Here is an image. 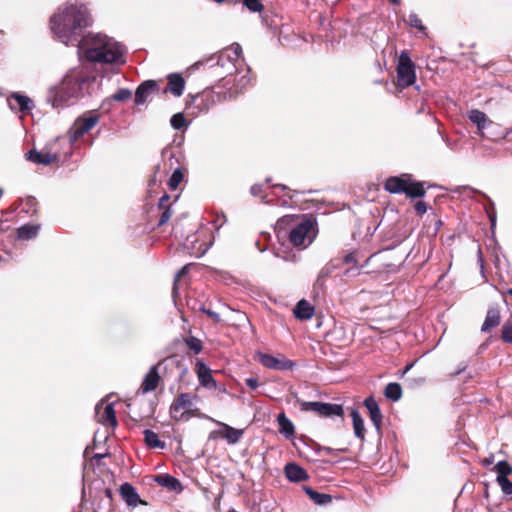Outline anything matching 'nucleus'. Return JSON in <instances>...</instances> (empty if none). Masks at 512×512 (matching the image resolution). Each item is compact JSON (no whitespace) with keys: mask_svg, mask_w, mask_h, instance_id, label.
I'll return each mask as SVG.
<instances>
[{"mask_svg":"<svg viewBox=\"0 0 512 512\" xmlns=\"http://www.w3.org/2000/svg\"><path fill=\"white\" fill-rule=\"evenodd\" d=\"M394 6H400L401 0H389Z\"/></svg>","mask_w":512,"mask_h":512,"instance_id":"13d9d810","label":"nucleus"},{"mask_svg":"<svg viewBox=\"0 0 512 512\" xmlns=\"http://www.w3.org/2000/svg\"><path fill=\"white\" fill-rule=\"evenodd\" d=\"M28 161L35 164L49 165L58 160V156L55 153H50L45 150L37 151L35 149L29 150L26 153Z\"/></svg>","mask_w":512,"mask_h":512,"instance_id":"2eb2a0df","label":"nucleus"},{"mask_svg":"<svg viewBox=\"0 0 512 512\" xmlns=\"http://www.w3.org/2000/svg\"><path fill=\"white\" fill-rule=\"evenodd\" d=\"M144 439L145 443L150 448H160L163 449L165 447V443L161 441L158 435L152 430L146 429L144 430Z\"/></svg>","mask_w":512,"mask_h":512,"instance_id":"2f4dec72","label":"nucleus"},{"mask_svg":"<svg viewBox=\"0 0 512 512\" xmlns=\"http://www.w3.org/2000/svg\"><path fill=\"white\" fill-rule=\"evenodd\" d=\"M502 295L505 296V295H510L512 296V288H509L507 289L505 292H502Z\"/></svg>","mask_w":512,"mask_h":512,"instance_id":"bf43d9fd","label":"nucleus"},{"mask_svg":"<svg viewBox=\"0 0 512 512\" xmlns=\"http://www.w3.org/2000/svg\"><path fill=\"white\" fill-rule=\"evenodd\" d=\"M184 343L186 346L194 352L195 355L199 354L202 351V342L200 339L190 336L184 339Z\"/></svg>","mask_w":512,"mask_h":512,"instance_id":"f704fd0d","label":"nucleus"},{"mask_svg":"<svg viewBox=\"0 0 512 512\" xmlns=\"http://www.w3.org/2000/svg\"><path fill=\"white\" fill-rule=\"evenodd\" d=\"M294 315L299 320L311 319L314 315V307L306 300H300L295 309Z\"/></svg>","mask_w":512,"mask_h":512,"instance_id":"a878e982","label":"nucleus"},{"mask_svg":"<svg viewBox=\"0 0 512 512\" xmlns=\"http://www.w3.org/2000/svg\"><path fill=\"white\" fill-rule=\"evenodd\" d=\"M158 89L157 82L146 80L142 82L135 91L134 102L136 105H143L150 101Z\"/></svg>","mask_w":512,"mask_h":512,"instance_id":"4468645a","label":"nucleus"},{"mask_svg":"<svg viewBox=\"0 0 512 512\" xmlns=\"http://www.w3.org/2000/svg\"><path fill=\"white\" fill-rule=\"evenodd\" d=\"M351 417L353 421V428H354V434L357 438L364 440L365 438V427H364V421L361 417L360 413L353 409L351 411Z\"/></svg>","mask_w":512,"mask_h":512,"instance_id":"c85d7f7f","label":"nucleus"},{"mask_svg":"<svg viewBox=\"0 0 512 512\" xmlns=\"http://www.w3.org/2000/svg\"><path fill=\"white\" fill-rule=\"evenodd\" d=\"M179 368L180 361L173 356L167 357L158 364L151 366L142 381L139 392L146 394L157 389L160 380L159 369L166 373L168 371L173 372L175 369Z\"/></svg>","mask_w":512,"mask_h":512,"instance_id":"39448f33","label":"nucleus"},{"mask_svg":"<svg viewBox=\"0 0 512 512\" xmlns=\"http://www.w3.org/2000/svg\"><path fill=\"white\" fill-rule=\"evenodd\" d=\"M169 200V196L168 195H164L160 198V206H162L164 204V202L168 201Z\"/></svg>","mask_w":512,"mask_h":512,"instance_id":"4d7b16f0","label":"nucleus"},{"mask_svg":"<svg viewBox=\"0 0 512 512\" xmlns=\"http://www.w3.org/2000/svg\"><path fill=\"white\" fill-rule=\"evenodd\" d=\"M277 422L279 433L286 439H291L295 434V427L292 421L282 412L277 416Z\"/></svg>","mask_w":512,"mask_h":512,"instance_id":"b1692460","label":"nucleus"},{"mask_svg":"<svg viewBox=\"0 0 512 512\" xmlns=\"http://www.w3.org/2000/svg\"><path fill=\"white\" fill-rule=\"evenodd\" d=\"M414 209L418 215H423L427 211V205L423 201L416 202Z\"/></svg>","mask_w":512,"mask_h":512,"instance_id":"09e8293b","label":"nucleus"},{"mask_svg":"<svg viewBox=\"0 0 512 512\" xmlns=\"http://www.w3.org/2000/svg\"><path fill=\"white\" fill-rule=\"evenodd\" d=\"M500 319V310L497 307H490L482 324L481 331L489 332L492 328L499 325Z\"/></svg>","mask_w":512,"mask_h":512,"instance_id":"4be33fe9","label":"nucleus"},{"mask_svg":"<svg viewBox=\"0 0 512 512\" xmlns=\"http://www.w3.org/2000/svg\"><path fill=\"white\" fill-rule=\"evenodd\" d=\"M278 236H288L290 243L297 248L308 247L316 237V222L307 215H285L276 223Z\"/></svg>","mask_w":512,"mask_h":512,"instance_id":"7ed1b4c3","label":"nucleus"},{"mask_svg":"<svg viewBox=\"0 0 512 512\" xmlns=\"http://www.w3.org/2000/svg\"><path fill=\"white\" fill-rule=\"evenodd\" d=\"M226 222V217L224 214L217 215L216 219L213 221V226L218 230L221 228Z\"/></svg>","mask_w":512,"mask_h":512,"instance_id":"8fccbe9b","label":"nucleus"},{"mask_svg":"<svg viewBox=\"0 0 512 512\" xmlns=\"http://www.w3.org/2000/svg\"><path fill=\"white\" fill-rule=\"evenodd\" d=\"M197 375L200 384L208 389L216 388V381L212 376L210 368L203 363L198 361L196 364Z\"/></svg>","mask_w":512,"mask_h":512,"instance_id":"a211bd4d","label":"nucleus"},{"mask_svg":"<svg viewBox=\"0 0 512 512\" xmlns=\"http://www.w3.org/2000/svg\"><path fill=\"white\" fill-rule=\"evenodd\" d=\"M201 311H203L204 313H206L209 317H211L212 319L216 320V321H220V316L218 313L212 311V310H207V309H204V308H200Z\"/></svg>","mask_w":512,"mask_h":512,"instance_id":"603ef678","label":"nucleus"},{"mask_svg":"<svg viewBox=\"0 0 512 512\" xmlns=\"http://www.w3.org/2000/svg\"><path fill=\"white\" fill-rule=\"evenodd\" d=\"M120 495L125 503L130 507H136L141 502L139 494L130 483H123L119 489Z\"/></svg>","mask_w":512,"mask_h":512,"instance_id":"aec40b11","label":"nucleus"},{"mask_svg":"<svg viewBox=\"0 0 512 512\" xmlns=\"http://www.w3.org/2000/svg\"><path fill=\"white\" fill-rule=\"evenodd\" d=\"M305 493L310 497L311 500L317 505H325L331 502L332 498L328 494L319 493L313 490L311 487H303Z\"/></svg>","mask_w":512,"mask_h":512,"instance_id":"c756f323","label":"nucleus"},{"mask_svg":"<svg viewBox=\"0 0 512 512\" xmlns=\"http://www.w3.org/2000/svg\"><path fill=\"white\" fill-rule=\"evenodd\" d=\"M486 212L490 220L491 228H494L496 225V210L495 204L491 199H489V206L486 207Z\"/></svg>","mask_w":512,"mask_h":512,"instance_id":"79ce46f5","label":"nucleus"},{"mask_svg":"<svg viewBox=\"0 0 512 512\" xmlns=\"http://www.w3.org/2000/svg\"><path fill=\"white\" fill-rule=\"evenodd\" d=\"M358 273V268L357 267H352L350 269H347L345 272H344V276H353V275H356Z\"/></svg>","mask_w":512,"mask_h":512,"instance_id":"6e6d98bb","label":"nucleus"},{"mask_svg":"<svg viewBox=\"0 0 512 512\" xmlns=\"http://www.w3.org/2000/svg\"><path fill=\"white\" fill-rule=\"evenodd\" d=\"M173 212L170 208H166L162 213H161V216H160V219L158 221V226H162L164 225L165 223L168 222V220L171 218Z\"/></svg>","mask_w":512,"mask_h":512,"instance_id":"49530a36","label":"nucleus"},{"mask_svg":"<svg viewBox=\"0 0 512 512\" xmlns=\"http://www.w3.org/2000/svg\"><path fill=\"white\" fill-rule=\"evenodd\" d=\"M216 103L215 95L212 91L205 90L196 95L190 96L187 101V111L197 117L200 114L207 113Z\"/></svg>","mask_w":512,"mask_h":512,"instance_id":"0eeeda50","label":"nucleus"},{"mask_svg":"<svg viewBox=\"0 0 512 512\" xmlns=\"http://www.w3.org/2000/svg\"><path fill=\"white\" fill-rule=\"evenodd\" d=\"M300 407L302 411H312L320 417H341L344 413L341 405L332 403L303 401Z\"/></svg>","mask_w":512,"mask_h":512,"instance_id":"9d476101","label":"nucleus"},{"mask_svg":"<svg viewBox=\"0 0 512 512\" xmlns=\"http://www.w3.org/2000/svg\"><path fill=\"white\" fill-rule=\"evenodd\" d=\"M469 119L477 124L479 129H482L485 127L487 117L485 113L474 109L469 112Z\"/></svg>","mask_w":512,"mask_h":512,"instance_id":"72a5a7b5","label":"nucleus"},{"mask_svg":"<svg viewBox=\"0 0 512 512\" xmlns=\"http://www.w3.org/2000/svg\"><path fill=\"white\" fill-rule=\"evenodd\" d=\"M95 81L94 76L83 70L72 69L58 85L49 88L47 101L55 108L73 104L81 97L92 93Z\"/></svg>","mask_w":512,"mask_h":512,"instance_id":"f03ea898","label":"nucleus"},{"mask_svg":"<svg viewBox=\"0 0 512 512\" xmlns=\"http://www.w3.org/2000/svg\"><path fill=\"white\" fill-rule=\"evenodd\" d=\"M413 364H409L407 365L405 368H404V371H403V374L407 373L411 368H412Z\"/></svg>","mask_w":512,"mask_h":512,"instance_id":"052dcab7","label":"nucleus"},{"mask_svg":"<svg viewBox=\"0 0 512 512\" xmlns=\"http://www.w3.org/2000/svg\"><path fill=\"white\" fill-rule=\"evenodd\" d=\"M131 96V90L128 88H120L116 93L113 94L112 99L117 102H122L130 99Z\"/></svg>","mask_w":512,"mask_h":512,"instance_id":"4c0bfd02","label":"nucleus"},{"mask_svg":"<svg viewBox=\"0 0 512 512\" xmlns=\"http://www.w3.org/2000/svg\"><path fill=\"white\" fill-rule=\"evenodd\" d=\"M478 254H479V260L482 262V258H481V250L478 251Z\"/></svg>","mask_w":512,"mask_h":512,"instance_id":"774afa93","label":"nucleus"},{"mask_svg":"<svg viewBox=\"0 0 512 512\" xmlns=\"http://www.w3.org/2000/svg\"><path fill=\"white\" fill-rule=\"evenodd\" d=\"M384 395L387 399H390L394 402L400 400L402 397V388L399 383L392 382L387 384L385 387Z\"/></svg>","mask_w":512,"mask_h":512,"instance_id":"7c9ffc66","label":"nucleus"},{"mask_svg":"<svg viewBox=\"0 0 512 512\" xmlns=\"http://www.w3.org/2000/svg\"><path fill=\"white\" fill-rule=\"evenodd\" d=\"M462 188H463L464 190H469V191H471V192H473V193H476V192H477L475 189H473V188H471V187H469V186H463Z\"/></svg>","mask_w":512,"mask_h":512,"instance_id":"680f3d73","label":"nucleus"},{"mask_svg":"<svg viewBox=\"0 0 512 512\" xmlns=\"http://www.w3.org/2000/svg\"><path fill=\"white\" fill-rule=\"evenodd\" d=\"M333 268L334 266L327 265L319 271L318 276L313 284L314 295L318 296L324 292L326 279L332 273Z\"/></svg>","mask_w":512,"mask_h":512,"instance_id":"5701e85b","label":"nucleus"},{"mask_svg":"<svg viewBox=\"0 0 512 512\" xmlns=\"http://www.w3.org/2000/svg\"><path fill=\"white\" fill-rule=\"evenodd\" d=\"M212 245V242H209V243H206V242H203L199 245V247L197 248V251L195 252V255L197 257H200L202 255H204L208 249L210 248V246Z\"/></svg>","mask_w":512,"mask_h":512,"instance_id":"de8ad7c7","label":"nucleus"},{"mask_svg":"<svg viewBox=\"0 0 512 512\" xmlns=\"http://www.w3.org/2000/svg\"><path fill=\"white\" fill-rule=\"evenodd\" d=\"M407 23L411 27H414L420 31L425 30V26L422 24V21L420 20V18L418 17V15L416 13L409 14Z\"/></svg>","mask_w":512,"mask_h":512,"instance_id":"a19ab883","label":"nucleus"},{"mask_svg":"<svg viewBox=\"0 0 512 512\" xmlns=\"http://www.w3.org/2000/svg\"><path fill=\"white\" fill-rule=\"evenodd\" d=\"M170 124L176 130H181L184 127L188 126L186 119L182 113L174 114L170 119Z\"/></svg>","mask_w":512,"mask_h":512,"instance_id":"c9c22d12","label":"nucleus"},{"mask_svg":"<svg viewBox=\"0 0 512 512\" xmlns=\"http://www.w3.org/2000/svg\"><path fill=\"white\" fill-rule=\"evenodd\" d=\"M103 457H104L103 454H95V456H94V458H96V459H101Z\"/></svg>","mask_w":512,"mask_h":512,"instance_id":"69168bd1","label":"nucleus"},{"mask_svg":"<svg viewBox=\"0 0 512 512\" xmlns=\"http://www.w3.org/2000/svg\"><path fill=\"white\" fill-rule=\"evenodd\" d=\"M384 189L392 194L404 193L410 198L423 197L426 190L421 182H414L411 174L391 176L386 179Z\"/></svg>","mask_w":512,"mask_h":512,"instance_id":"20e7f679","label":"nucleus"},{"mask_svg":"<svg viewBox=\"0 0 512 512\" xmlns=\"http://www.w3.org/2000/svg\"><path fill=\"white\" fill-rule=\"evenodd\" d=\"M502 339L504 342L512 343V321H506L503 324Z\"/></svg>","mask_w":512,"mask_h":512,"instance_id":"ea45409f","label":"nucleus"},{"mask_svg":"<svg viewBox=\"0 0 512 512\" xmlns=\"http://www.w3.org/2000/svg\"><path fill=\"white\" fill-rule=\"evenodd\" d=\"M287 479L291 482H302L309 478L308 473L295 463H288L284 468Z\"/></svg>","mask_w":512,"mask_h":512,"instance_id":"412c9836","label":"nucleus"},{"mask_svg":"<svg viewBox=\"0 0 512 512\" xmlns=\"http://www.w3.org/2000/svg\"><path fill=\"white\" fill-rule=\"evenodd\" d=\"M21 212L34 214L37 212V201L34 197H28L21 208Z\"/></svg>","mask_w":512,"mask_h":512,"instance_id":"e433bc0d","label":"nucleus"},{"mask_svg":"<svg viewBox=\"0 0 512 512\" xmlns=\"http://www.w3.org/2000/svg\"><path fill=\"white\" fill-rule=\"evenodd\" d=\"M190 264H187L185 266H183L179 271L178 273L176 274L175 276V281H174V285H173V297L175 298L176 297V294H177V291H178V288H177V281L180 277L186 275L188 272H189V268H190Z\"/></svg>","mask_w":512,"mask_h":512,"instance_id":"a18cd8bd","label":"nucleus"},{"mask_svg":"<svg viewBox=\"0 0 512 512\" xmlns=\"http://www.w3.org/2000/svg\"><path fill=\"white\" fill-rule=\"evenodd\" d=\"M343 262H344L345 264L350 265V264H354V263H356V260H355L354 255H353L352 253H349V254H347V255H345V256H344V258H343Z\"/></svg>","mask_w":512,"mask_h":512,"instance_id":"5fc2aeb1","label":"nucleus"},{"mask_svg":"<svg viewBox=\"0 0 512 512\" xmlns=\"http://www.w3.org/2000/svg\"><path fill=\"white\" fill-rule=\"evenodd\" d=\"M243 3L251 12H261L263 9L260 0H243Z\"/></svg>","mask_w":512,"mask_h":512,"instance_id":"37998d69","label":"nucleus"},{"mask_svg":"<svg viewBox=\"0 0 512 512\" xmlns=\"http://www.w3.org/2000/svg\"><path fill=\"white\" fill-rule=\"evenodd\" d=\"M250 191H251V194H252L253 196H258V195H260V193L262 192V185H260V184H255V185H253V186L251 187Z\"/></svg>","mask_w":512,"mask_h":512,"instance_id":"864d4df0","label":"nucleus"},{"mask_svg":"<svg viewBox=\"0 0 512 512\" xmlns=\"http://www.w3.org/2000/svg\"><path fill=\"white\" fill-rule=\"evenodd\" d=\"M195 396L190 393H180L170 406V415L176 420H188L193 413L192 406Z\"/></svg>","mask_w":512,"mask_h":512,"instance_id":"1a4fd4ad","label":"nucleus"},{"mask_svg":"<svg viewBox=\"0 0 512 512\" xmlns=\"http://www.w3.org/2000/svg\"><path fill=\"white\" fill-rule=\"evenodd\" d=\"M246 385L250 388V389H256L258 386H259V383H258V380L256 378H247L246 379Z\"/></svg>","mask_w":512,"mask_h":512,"instance_id":"3c124183","label":"nucleus"},{"mask_svg":"<svg viewBox=\"0 0 512 512\" xmlns=\"http://www.w3.org/2000/svg\"><path fill=\"white\" fill-rule=\"evenodd\" d=\"M185 88L184 78L179 74H171L168 77V90L176 97L183 94Z\"/></svg>","mask_w":512,"mask_h":512,"instance_id":"bb28decb","label":"nucleus"},{"mask_svg":"<svg viewBox=\"0 0 512 512\" xmlns=\"http://www.w3.org/2000/svg\"><path fill=\"white\" fill-rule=\"evenodd\" d=\"M494 470L498 474L496 479L507 478V476L512 473V467L507 461H499L495 465Z\"/></svg>","mask_w":512,"mask_h":512,"instance_id":"473e14b6","label":"nucleus"},{"mask_svg":"<svg viewBox=\"0 0 512 512\" xmlns=\"http://www.w3.org/2000/svg\"><path fill=\"white\" fill-rule=\"evenodd\" d=\"M40 229L39 224H24L20 226L17 230V235L19 239L22 240H30L37 236Z\"/></svg>","mask_w":512,"mask_h":512,"instance_id":"cd10ccee","label":"nucleus"},{"mask_svg":"<svg viewBox=\"0 0 512 512\" xmlns=\"http://www.w3.org/2000/svg\"><path fill=\"white\" fill-rule=\"evenodd\" d=\"M505 495H512V482L508 478L496 479Z\"/></svg>","mask_w":512,"mask_h":512,"instance_id":"c03bdc74","label":"nucleus"},{"mask_svg":"<svg viewBox=\"0 0 512 512\" xmlns=\"http://www.w3.org/2000/svg\"><path fill=\"white\" fill-rule=\"evenodd\" d=\"M276 186L281 188L282 190H287L288 189V187L286 185H283V184H278Z\"/></svg>","mask_w":512,"mask_h":512,"instance_id":"e2e57ef3","label":"nucleus"},{"mask_svg":"<svg viewBox=\"0 0 512 512\" xmlns=\"http://www.w3.org/2000/svg\"><path fill=\"white\" fill-rule=\"evenodd\" d=\"M364 406L369 412L370 419L376 430L380 432L382 426V413L374 397L369 396L364 400Z\"/></svg>","mask_w":512,"mask_h":512,"instance_id":"dca6fc26","label":"nucleus"},{"mask_svg":"<svg viewBox=\"0 0 512 512\" xmlns=\"http://www.w3.org/2000/svg\"><path fill=\"white\" fill-rule=\"evenodd\" d=\"M259 362L268 369L290 370L294 367V362L285 357H275L270 354L260 353Z\"/></svg>","mask_w":512,"mask_h":512,"instance_id":"ddd939ff","label":"nucleus"},{"mask_svg":"<svg viewBox=\"0 0 512 512\" xmlns=\"http://www.w3.org/2000/svg\"><path fill=\"white\" fill-rule=\"evenodd\" d=\"M242 54V47L238 43L232 44L231 47L225 48L218 54H213L205 59H201L194 63L189 69L197 70L202 66L213 67L215 65L225 67L227 63H230L235 68L236 61L239 60Z\"/></svg>","mask_w":512,"mask_h":512,"instance_id":"423d86ee","label":"nucleus"},{"mask_svg":"<svg viewBox=\"0 0 512 512\" xmlns=\"http://www.w3.org/2000/svg\"><path fill=\"white\" fill-rule=\"evenodd\" d=\"M99 117L97 115H89L87 117H79L71 128V138L77 140L84 134L89 132L97 123Z\"/></svg>","mask_w":512,"mask_h":512,"instance_id":"9b49d317","label":"nucleus"},{"mask_svg":"<svg viewBox=\"0 0 512 512\" xmlns=\"http://www.w3.org/2000/svg\"><path fill=\"white\" fill-rule=\"evenodd\" d=\"M183 179V174L181 172L180 169H176L170 179H169V182H168V185L170 187V189H176L178 187V185L180 184V182L182 181Z\"/></svg>","mask_w":512,"mask_h":512,"instance_id":"58836bf2","label":"nucleus"},{"mask_svg":"<svg viewBox=\"0 0 512 512\" xmlns=\"http://www.w3.org/2000/svg\"><path fill=\"white\" fill-rule=\"evenodd\" d=\"M155 481L162 487L167 488L170 491L180 492L182 490L181 482L168 474L157 475Z\"/></svg>","mask_w":512,"mask_h":512,"instance_id":"393cba45","label":"nucleus"},{"mask_svg":"<svg viewBox=\"0 0 512 512\" xmlns=\"http://www.w3.org/2000/svg\"><path fill=\"white\" fill-rule=\"evenodd\" d=\"M12 100L17 103L19 111L21 112H29L34 108L33 101L28 96L13 92L7 99L8 106L11 110H16Z\"/></svg>","mask_w":512,"mask_h":512,"instance_id":"f3484780","label":"nucleus"},{"mask_svg":"<svg viewBox=\"0 0 512 512\" xmlns=\"http://www.w3.org/2000/svg\"><path fill=\"white\" fill-rule=\"evenodd\" d=\"M214 1H215V2H217V3H223V2H225L226 0H214Z\"/></svg>","mask_w":512,"mask_h":512,"instance_id":"338daca9","label":"nucleus"},{"mask_svg":"<svg viewBox=\"0 0 512 512\" xmlns=\"http://www.w3.org/2000/svg\"><path fill=\"white\" fill-rule=\"evenodd\" d=\"M466 369V365H463L458 371L456 374H460L461 372H463L464 370Z\"/></svg>","mask_w":512,"mask_h":512,"instance_id":"0e129e2a","label":"nucleus"},{"mask_svg":"<svg viewBox=\"0 0 512 512\" xmlns=\"http://www.w3.org/2000/svg\"><path fill=\"white\" fill-rule=\"evenodd\" d=\"M216 424L222 427V430L218 433L221 435L223 439L227 441L228 444L234 445L239 442L243 435V430L236 429L226 423L215 421Z\"/></svg>","mask_w":512,"mask_h":512,"instance_id":"6ab92c4d","label":"nucleus"},{"mask_svg":"<svg viewBox=\"0 0 512 512\" xmlns=\"http://www.w3.org/2000/svg\"><path fill=\"white\" fill-rule=\"evenodd\" d=\"M51 30L59 41L69 46H77L78 54H83L90 62H123L124 48L119 43L102 34L82 37L83 28L89 26L90 17L84 5L67 4L59 8L50 20Z\"/></svg>","mask_w":512,"mask_h":512,"instance_id":"f257e3e1","label":"nucleus"},{"mask_svg":"<svg viewBox=\"0 0 512 512\" xmlns=\"http://www.w3.org/2000/svg\"><path fill=\"white\" fill-rule=\"evenodd\" d=\"M103 401L97 404L95 407L96 418L98 422L104 426H110L113 429L117 427L116 413L113 407V403H108L105 407H102Z\"/></svg>","mask_w":512,"mask_h":512,"instance_id":"f8f14e48","label":"nucleus"},{"mask_svg":"<svg viewBox=\"0 0 512 512\" xmlns=\"http://www.w3.org/2000/svg\"><path fill=\"white\" fill-rule=\"evenodd\" d=\"M416 74L414 64L406 52L399 56L397 65V84L400 88H407L415 83Z\"/></svg>","mask_w":512,"mask_h":512,"instance_id":"6e6552de","label":"nucleus"}]
</instances>
